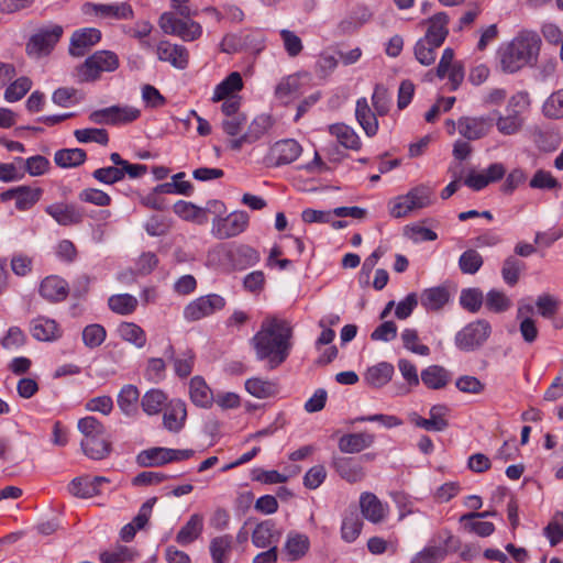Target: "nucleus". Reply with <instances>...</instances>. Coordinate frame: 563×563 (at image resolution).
Listing matches in <instances>:
<instances>
[{
  "mask_svg": "<svg viewBox=\"0 0 563 563\" xmlns=\"http://www.w3.org/2000/svg\"><path fill=\"white\" fill-rule=\"evenodd\" d=\"M291 335L292 330L287 321L277 318L264 320L252 340L257 358H269L271 368L282 364L288 356Z\"/></svg>",
  "mask_w": 563,
  "mask_h": 563,
  "instance_id": "obj_1",
  "label": "nucleus"
},
{
  "mask_svg": "<svg viewBox=\"0 0 563 563\" xmlns=\"http://www.w3.org/2000/svg\"><path fill=\"white\" fill-rule=\"evenodd\" d=\"M541 40L536 32H521L498 55L500 67L505 73H515L537 58Z\"/></svg>",
  "mask_w": 563,
  "mask_h": 563,
  "instance_id": "obj_2",
  "label": "nucleus"
},
{
  "mask_svg": "<svg viewBox=\"0 0 563 563\" xmlns=\"http://www.w3.org/2000/svg\"><path fill=\"white\" fill-rule=\"evenodd\" d=\"M82 434L80 446L86 456L100 461L111 452V443L106 439V427L95 417L88 416L79 419L77 423Z\"/></svg>",
  "mask_w": 563,
  "mask_h": 563,
  "instance_id": "obj_3",
  "label": "nucleus"
},
{
  "mask_svg": "<svg viewBox=\"0 0 563 563\" xmlns=\"http://www.w3.org/2000/svg\"><path fill=\"white\" fill-rule=\"evenodd\" d=\"M492 334V325L485 319H478L464 325L454 338L455 346L463 352L478 351Z\"/></svg>",
  "mask_w": 563,
  "mask_h": 563,
  "instance_id": "obj_4",
  "label": "nucleus"
},
{
  "mask_svg": "<svg viewBox=\"0 0 563 563\" xmlns=\"http://www.w3.org/2000/svg\"><path fill=\"white\" fill-rule=\"evenodd\" d=\"M119 67V58L110 51H98L86 58L84 64L77 68L78 78L81 82L95 81L103 71H114Z\"/></svg>",
  "mask_w": 563,
  "mask_h": 563,
  "instance_id": "obj_5",
  "label": "nucleus"
},
{
  "mask_svg": "<svg viewBox=\"0 0 563 563\" xmlns=\"http://www.w3.org/2000/svg\"><path fill=\"white\" fill-rule=\"evenodd\" d=\"M158 24L164 33L179 36L184 41H194L201 35L198 23L189 19H178L170 12L163 13Z\"/></svg>",
  "mask_w": 563,
  "mask_h": 563,
  "instance_id": "obj_6",
  "label": "nucleus"
},
{
  "mask_svg": "<svg viewBox=\"0 0 563 563\" xmlns=\"http://www.w3.org/2000/svg\"><path fill=\"white\" fill-rule=\"evenodd\" d=\"M225 299L217 294L201 296L189 302L184 309V318L187 321H198L223 309Z\"/></svg>",
  "mask_w": 563,
  "mask_h": 563,
  "instance_id": "obj_7",
  "label": "nucleus"
},
{
  "mask_svg": "<svg viewBox=\"0 0 563 563\" xmlns=\"http://www.w3.org/2000/svg\"><path fill=\"white\" fill-rule=\"evenodd\" d=\"M62 34L63 27L59 25L40 29L26 44L27 54L34 57L48 54L59 41Z\"/></svg>",
  "mask_w": 563,
  "mask_h": 563,
  "instance_id": "obj_8",
  "label": "nucleus"
},
{
  "mask_svg": "<svg viewBox=\"0 0 563 563\" xmlns=\"http://www.w3.org/2000/svg\"><path fill=\"white\" fill-rule=\"evenodd\" d=\"M249 224V216L244 211H234L227 217H216L212 221V233L220 240L230 239L242 233Z\"/></svg>",
  "mask_w": 563,
  "mask_h": 563,
  "instance_id": "obj_9",
  "label": "nucleus"
},
{
  "mask_svg": "<svg viewBox=\"0 0 563 563\" xmlns=\"http://www.w3.org/2000/svg\"><path fill=\"white\" fill-rule=\"evenodd\" d=\"M457 132L467 141H476L488 135L493 128L490 117H471L464 115L456 121Z\"/></svg>",
  "mask_w": 563,
  "mask_h": 563,
  "instance_id": "obj_10",
  "label": "nucleus"
},
{
  "mask_svg": "<svg viewBox=\"0 0 563 563\" xmlns=\"http://www.w3.org/2000/svg\"><path fill=\"white\" fill-rule=\"evenodd\" d=\"M156 55L161 62L169 63L177 69H185L189 63V53L186 47L162 41L157 44Z\"/></svg>",
  "mask_w": 563,
  "mask_h": 563,
  "instance_id": "obj_11",
  "label": "nucleus"
},
{
  "mask_svg": "<svg viewBox=\"0 0 563 563\" xmlns=\"http://www.w3.org/2000/svg\"><path fill=\"white\" fill-rule=\"evenodd\" d=\"M448 413V408L443 405H435L431 407L429 411V418H422L418 416L417 413L411 415V422L415 423L417 427L422 428L427 431H444L449 422L445 419V416Z\"/></svg>",
  "mask_w": 563,
  "mask_h": 563,
  "instance_id": "obj_12",
  "label": "nucleus"
},
{
  "mask_svg": "<svg viewBox=\"0 0 563 563\" xmlns=\"http://www.w3.org/2000/svg\"><path fill=\"white\" fill-rule=\"evenodd\" d=\"M45 212L64 227L78 224L84 219L82 212L71 203H53L45 208Z\"/></svg>",
  "mask_w": 563,
  "mask_h": 563,
  "instance_id": "obj_13",
  "label": "nucleus"
},
{
  "mask_svg": "<svg viewBox=\"0 0 563 563\" xmlns=\"http://www.w3.org/2000/svg\"><path fill=\"white\" fill-rule=\"evenodd\" d=\"M100 38L101 33L95 27L76 31L70 38V55L75 57L84 56L91 46L100 41Z\"/></svg>",
  "mask_w": 563,
  "mask_h": 563,
  "instance_id": "obj_14",
  "label": "nucleus"
},
{
  "mask_svg": "<svg viewBox=\"0 0 563 563\" xmlns=\"http://www.w3.org/2000/svg\"><path fill=\"white\" fill-rule=\"evenodd\" d=\"M187 410L181 400H172L163 415V426L173 433H178L185 426Z\"/></svg>",
  "mask_w": 563,
  "mask_h": 563,
  "instance_id": "obj_15",
  "label": "nucleus"
},
{
  "mask_svg": "<svg viewBox=\"0 0 563 563\" xmlns=\"http://www.w3.org/2000/svg\"><path fill=\"white\" fill-rule=\"evenodd\" d=\"M360 507L363 516L373 523L383 521L388 512V507L372 493L361 495Z\"/></svg>",
  "mask_w": 563,
  "mask_h": 563,
  "instance_id": "obj_16",
  "label": "nucleus"
},
{
  "mask_svg": "<svg viewBox=\"0 0 563 563\" xmlns=\"http://www.w3.org/2000/svg\"><path fill=\"white\" fill-rule=\"evenodd\" d=\"M428 29L423 40L433 44L434 46H441L445 41L449 30V16L444 12H439L431 16L428 21Z\"/></svg>",
  "mask_w": 563,
  "mask_h": 563,
  "instance_id": "obj_17",
  "label": "nucleus"
},
{
  "mask_svg": "<svg viewBox=\"0 0 563 563\" xmlns=\"http://www.w3.org/2000/svg\"><path fill=\"white\" fill-rule=\"evenodd\" d=\"M280 536L282 533L276 529L274 521L265 520L253 530L252 542L256 548H271L277 545Z\"/></svg>",
  "mask_w": 563,
  "mask_h": 563,
  "instance_id": "obj_18",
  "label": "nucleus"
},
{
  "mask_svg": "<svg viewBox=\"0 0 563 563\" xmlns=\"http://www.w3.org/2000/svg\"><path fill=\"white\" fill-rule=\"evenodd\" d=\"M332 465L335 472L349 483L361 482L365 476L363 466L352 457H334Z\"/></svg>",
  "mask_w": 563,
  "mask_h": 563,
  "instance_id": "obj_19",
  "label": "nucleus"
},
{
  "mask_svg": "<svg viewBox=\"0 0 563 563\" xmlns=\"http://www.w3.org/2000/svg\"><path fill=\"white\" fill-rule=\"evenodd\" d=\"M300 153V144L291 139L276 142L271 148V154L275 158L276 165L290 164L299 157Z\"/></svg>",
  "mask_w": 563,
  "mask_h": 563,
  "instance_id": "obj_20",
  "label": "nucleus"
},
{
  "mask_svg": "<svg viewBox=\"0 0 563 563\" xmlns=\"http://www.w3.org/2000/svg\"><path fill=\"white\" fill-rule=\"evenodd\" d=\"M310 547L309 538L299 532L291 531L288 533L283 553L287 561H297L306 555Z\"/></svg>",
  "mask_w": 563,
  "mask_h": 563,
  "instance_id": "obj_21",
  "label": "nucleus"
},
{
  "mask_svg": "<svg viewBox=\"0 0 563 563\" xmlns=\"http://www.w3.org/2000/svg\"><path fill=\"white\" fill-rule=\"evenodd\" d=\"M40 295L48 301H62L68 295V285L58 276H48L40 285Z\"/></svg>",
  "mask_w": 563,
  "mask_h": 563,
  "instance_id": "obj_22",
  "label": "nucleus"
},
{
  "mask_svg": "<svg viewBox=\"0 0 563 563\" xmlns=\"http://www.w3.org/2000/svg\"><path fill=\"white\" fill-rule=\"evenodd\" d=\"M85 12H93L100 16H111L114 19H132L133 10L131 5L126 2L117 3V4H91L86 3L84 5Z\"/></svg>",
  "mask_w": 563,
  "mask_h": 563,
  "instance_id": "obj_23",
  "label": "nucleus"
},
{
  "mask_svg": "<svg viewBox=\"0 0 563 563\" xmlns=\"http://www.w3.org/2000/svg\"><path fill=\"white\" fill-rule=\"evenodd\" d=\"M355 118L367 136H374L378 130V121L371 110L366 98L356 101Z\"/></svg>",
  "mask_w": 563,
  "mask_h": 563,
  "instance_id": "obj_24",
  "label": "nucleus"
},
{
  "mask_svg": "<svg viewBox=\"0 0 563 563\" xmlns=\"http://www.w3.org/2000/svg\"><path fill=\"white\" fill-rule=\"evenodd\" d=\"M203 530V517L194 514L176 534V542L180 545H188L196 541Z\"/></svg>",
  "mask_w": 563,
  "mask_h": 563,
  "instance_id": "obj_25",
  "label": "nucleus"
},
{
  "mask_svg": "<svg viewBox=\"0 0 563 563\" xmlns=\"http://www.w3.org/2000/svg\"><path fill=\"white\" fill-rule=\"evenodd\" d=\"M374 442V435L367 432L350 433L340 438L339 449L344 453H358L369 448Z\"/></svg>",
  "mask_w": 563,
  "mask_h": 563,
  "instance_id": "obj_26",
  "label": "nucleus"
},
{
  "mask_svg": "<svg viewBox=\"0 0 563 563\" xmlns=\"http://www.w3.org/2000/svg\"><path fill=\"white\" fill-rule=\"evenodd\" d=\"M140 400V391L135 385H124L118 394V407L123 415L133 417L137 413V404Z\"/></svg>",
  "mask_w": 563,
  "mask_h": 563,
  "instance_id": "obj_27",
  "label": "nucleus"
},
{
  "mask_svg": "<svg viewBox=\"0 0 563 563\" xmlns=\"http://www.w3.org/2000/svg\"><path fill=\"white\" fill-rule=\"evenodd\" d=\"M31 333L38 341H52L60 336L56 321L45 317H38L32 321Z\"/></svg>",
  "mask_w": 563,
  "mask_h": 563,
  "instance_id": "obj_28",
  "label": "nucleus"
},
{
  "mask_svg": "<svg viewBox=\"0 0 563 563\" xmlns=\"http://www.w3.org/2000/svg\"><path fill=\"white\" fill-rule=\"evenodd\" d=\"M233 537L223 534L211 539L209 550L212 563H229L233 550Z\"/></svg>",
  "mask_w": 563,
  "mask_h": 563,
  "instance_id": "obj_29",
  "label": "nucleus"
},
{
  "mask_svg": "<svg viewBox=\"0 0 563 563\" xmlns=\"http://www.w3.org/2000/svg\"><path fill=\"white\" fill-rule=\"evenodd\" d=\"M189 395L191 401L198 407L208 408L212 405V391L200 376L190 379Z\"/></svg>",
  "mask_w": 563,
  "mask_h": 563,
  "instance_id": "obj_30",
  "label": "nucleus"
},
{
  "mask_svg": "<svg viewBox=\"0 0 563 563\" xmlns=\"http://www.w3.org/2000/svg\"><path fill=\"white\" fill-rule=\"evenodd\" d=\"M450 300V292L446 287L438 286L424 289L421 292V305L428 310H440Z\"/></svg>",
  "mask_w": 563,
  "mask_h": 563,
  "instance_id": "obj_31",
  "label": "nucleus"
},
{
  "mask_svg": "<svg viewBox=\"0 0 563 563\" xmlns=\"http://www.w3.org/2000/svg\"><path fill=\"white\" fill-rule=\"evenodd\" d=\"M331 135L335 136L338 142L349 150L357 151L361 148V141L355 131L346 124L335 123L329 126Z\"/></svg>",
  "mask_w": 563,
  "mask_h": 563,
  "instance_id": "obj_32",
  "label": "nucleus"
},
{
  "mask_svg": "<svg viewBox=\"0 0 563 563\" xmlns=\"http://www.w3.org/2000/svg\"><path fill=\"white\" fill-rule=\"evenodd\" d=\"M243 81L240 73H231L223 81L214 88L212 101L219 102L228 97H234L233 93L241 90Z\"/></svg>",
  "mask_w": 563,
  "mask_h": 563,
  "instance_id": "obj_33",
  "label": "nucleus"
},
{
  "mask_svg": "<svg viewBox=\"0 0 563 563\" xmlns=\"http://www.w3.org/2000/svg\"><path fill=\"white\" fill-rule=\"evenodd\" d=\"M167 401V395L161 389H150L141 398V407L148 416L158 415Z\"/></svg>",
  "mask_w": 563,
  "mask_h": 563,
  "instance_id": "obj_34",
  "label": "nucleus"
},
{
  "mask_svg": "<svg viewBox=\"0 0 563 563\" xmlns=\"http://www.w3.org/2000/svg\"><path fill=\"white\" fill-rule=\"evenodd\" d=\"M87 154L81 148H63L54 155V162L62 168H74L85 163Z\"/></svg>",
  "mask_w": 563,
  "mask_h": 563,
  "instance_id": "obj_35",
  "label": "nucleus"
},
{
  "mask_svg": "<svg viewBox=\"0 0 563 563\" xmlns=\"http://www.w3.org/2000/svg\"><path fill=\"white\" fill-rule=\"evenodd\" d=\"M137 462L145 467L164 465L172 462L170 449L152 448L144 450L137 455Z\"/></svg>",
  "mask_w": 563,
  "mask_h": 563,
  "instance_id": "obj_36",
  "label": "nucleus"
},
{
  "mask_svg": "<svg viewBox=\"0 0 563 563\" xmlns=\"http://www.w3.org/2000/svg\"><path fill=\"white\" fill-rule=\"evenodd\" d=\"M432 189L424 185L412 188L404 195L406 202H408L407 209L413 211L430 206L432 202Z\"/></svg>",
  "mask_w": 563,
  "mask_h": 563,
  "instance_id": "obj_37",
  "label": "nucleus"
},
{
  "mask_svg": "<svg viewBox=\"0 0 563 563\" xmlns=\"http://www.w3.org/2000/svg\"><path fill=\"white\" fill-rule=\"evenodd\" d=\"M422 383L431 389H441L449 382L448 371L439 365H431L421 372Z\"/></svg>",
  "mask_w": 563,
  "mask_h": 563,
  "instance_id": "obj_38",
  "label": "nucleus"
},
{
  "mask_svg": "<svg viewBox=\"0 0 563 563\" xmlns=\"http://www.w3.org/2000/svg\"><path fill=\"white\" fill-rule=\"evenodd\" d=\"M394 374V366L387 362L378 363L367 369L365 379L374 387L386 385Z\"/></svg>",
  "mask_w": 563,
  "mask_h": 563,
  "instance_id": "obj_39",
  "label": "nucleus"
},
{
  "mask_svg": "<svg viewBox=\"0 0 563 563\" xmlns=\"http://www.w3.org/2000/svg\"><path fill=\"white\" fill-rule=\"evenodd\" d=\"M484 303L487 310L494 313H503L512 305L511 299L498 289H490L485 296Z\"/></svg>",
  "mask_w": 563,
  "mask_h": 563,
  "instance_id": "obj_40",
  "label": "nucleus"
},
{
  "mask_svg": "<svg viewBox=\"0 0 563 563\" xmlns=\"http://www.w3.org/2000/svg\"><path fill=\"white\" fill-rule=\"evenodd\" d=\"M108 305L113 312L125 316L135 311L137 299L130 294H119L111 296Z\"/></svg>",
  "mask_w": 563,
  "mask_h": 563,
  "instance_id": "obj_41",
  "label": "nucleus"
},
{
  "mask_svg": "<svg viewBox=\"0 0 563 563\" xmlns=\"http://www.w3.org/2000/svg\"><path fill=\"white\" fill-rule=\"evenodd\" d=\"M118 332L122 340L134 344L136 347H143L146 343L145 332L141 327L132 322H122Z\"/></svg>",
  "mask_w": 563,
  "mask_h": 563,
  "instance_id": "obj_42",
  "label": "nucleus"
},
{
  "mask_svg": "<svg viewBox=\"0 0 563 563\" xmlns=\"http://www.w3.org/2000/svg\"><path fill=\"white\" fill-rule=\"evenodd\" d=\"M245 389L256 398H267L277 393V385L262 378H250L245 382Z\"/></svg>",
  "mask_w": 563,
  "mask_h": 563,
  "instance_id": "obj_43",
  "label": "nucleus"
},
{
  "mask_svg": "<svg viewBox=\"0 0 563 563\" xmlns=\"http://www.w3.org/2000/svg\"><path fill=\"white\" fill-rule=\"evenodd\" d=\"M484 300L483 291L476 287L462 289L460 295V305L472 313L479 311Z\"/></svg>",
  "mask_w": 563,
  "mask_h": 563,
  "instance_id": "obj_44",
  "label": "nucleus"
},
{
  "mask_svg": "<svg viewBox=\"0 0 563 563\" xmlns=\"http://www.w3.org/2000/svg\"><path fill=\"white\" fill-rule=\"evenodd\" d=\"M494 115L496 118L497 131L506 136L519 133L526 123V119L509 118L508 115H503L499 111H495Z\"/></svg>",
  "mask_w": 563,
  "mask_h": 563,
  "instance_id": "obj_45",
  "label": "nucleus"
},
{
  "mask_svg": "<svg viewBox=\"0 0 563 563\" xmlns=\"http://www.w3.org/2000/svg\"><path fill=\"white\" fill-rule=\"evenodd\" d=\"M483 256L473 249H468L462 253L459 258V267L463 274L474 275L483 266Z\"/></svg>",
  "mask_w": 563,
  "mask_h": 563,
  "instance_id": "obj_46",
  "label": "nucleus"
},
{
  "mask_svg": "<svg viewBox=\"0 0 563 563\" xmlns=\"http://www.w3.org/2000/svg\"><path fill=\"white\" fill-rule=\"evenodd\" d=\"M231 257L235 261V265L241 269L256 265L261 258L260 253L249 245L238 246L233 252H231Z\"/></svg>",
  "mask_w": 563,
  "mask_h": 563,
  "instance_id": "obj_47",
  "label": "nucleus"
},
{
  "mask_svg": "<svg viewBox=\"0 0 563 563\" xmlns=\"http://www.w3.org/2000/svg\"><path fill=\"white\" fill-rule=\"evenodd\" d=\"M68 490L78 498H91L100 494V489L93 486L88 476L74 478L68 486Z\"/></svg>",
  "mask_w": 563,
  "mask_h": 563,
  "instance_id": "obj_48",
  "label": "nucleus"
},
{
  "mask_svg": "<svg viewBox=\"0 0 563 563\" xmlns=\"http://www.w3.org/2000/svg\"><path fill=\"white\" fill-rule=\"evenodd\" d=\"M529 97L526 92H517L508 99L506 113L509 118L525 119V112L529 108Z\"/></svg>",
  "mask_w": 563,
  "mask_h": 563,
  "instance_id": "obj_49",
  "label": "nucleus"
},
{
  "mask_svg": "<svg viewBox=\"0 0 563 563\" xmlns=\"http://www.w3.org/2000/svg\"><path fill=\"white\" fill-rule=\"evenodd\" d=\"M42 190L40 188H31L29 186H19L18 196L15 199V207L21 211L31 209L41 197Z\"/></svg>",
  "mask_w": 563,
  "mask_h": 563,
  "instance_id": "obj_50",
  "label": "nucleus"
},
{
  "mask_svg": "<svg viewBox=\"0 0 563 563\" xmlns=\"http://www.w3.org/2000/svg\"><path fill=\"white\" fill-rule=\"evenodd\" d=\"M525 268V263L516 258L515 256H509L504 261L501 268V276L504 282L509 286H515L520 277L521 271Z\"/></svg>",
  "mask_w": 563,
  "mask_h": 563,
  "instance_id": "obj_51",
  "label": "nucleus"
},
{
  "mask_svg": "<svg viewBox=\"0 0 563 563\" xmlns=\"http://www.w3.org/2000/svg\"><path fill=\"white\" fill-rule=\"evenodd\" d=\"M273 125L272 118L267 114L257 115L249 125L245 132L249 143H253L261 139Z\"/></svg>",
  "mask_w": 563,
  "mask_h": 563,
  "instance_id": "obj_52",
  "label": "nucleus"
},
{
  "mask_svg": "<svg viewBox=\"0 0 563 563\" xmlns=\"http://www.w3.org/2000/svg\"><path fill=\"white\" fill-rule=\"evenodd\" d=\"M363 522L356 512L346 515L341 527V534L346 542H353L360 536Z\"/></svg>",
  "mask_w": 563,
  "mask_h": 563,
  "instance_id": "obj_53",
  "label": "nucleus"
},
{
  "mask_svg": "<svg viewBox=\"0 0 563 563\" xmlns=\"http://www.w3.org/2000/svg\"><path fill=\"white\" fill-rule=\"evenodd\" d=\"M543 531L552 547L559 544L563 540V512L555 511Z\"/></svg>",
  "mask_w": 563,
  "mask_h": 563,
  "instance_id": "obj_54",
  "label": "nucleus"
},
{
  "mask_svg": "<svg viewBox=\"0 0 563 563\" xmlns=\"http://www.w3.org/2000/svg\"><path fill=\"white\" fill-rule=\"evenodd\" d=\"M74 136L79 143L95 142L101 145H107L109 142V135L104 129H78L74 131Z\"/></svg>",
  "mask_w": 563,
  "mask_h": 563,
  "instance_id": "obj_55",
  "label": "nucleus"
},
{
  "mask_svg": "<svg viewBox=\"0 0 563 563\" xmlns=\"http://www.w3.org/2000/svg\"><path fill=\"white\" fill-rule=\"evenodd\" d=\"M107 336L106 329L97 323L89 324L82 330L84 344L89 349L100 346Z\"/></svg>",
  "mask_w": 563,
  "mask_h": 563,
  "instance_id": "obj_56",
  "label": "nucleus"
},
{
  "mask_svg": "<svg viewBox=\"0 0 563 563\" xmlns=\"http://www.w3.org/2000/svg\"><path fill=\"white\" fill-rule=\"evenodd\" d=\"M542 110L548 118H563V89L554 91L543 103Z\"/></svg>",
  "mask_w": 563,
  "mask_h": 563,
  "instance_id": "obj_57",
  "label": "nucleus"
},
{
  "mask_svg": "<svg viewBox=\"0 0 563 563\" xmlns=\"http://www.w3.org/2000/svg\"><path fill=\"white\" fill-rule=\"evenodd\" d=\"M113 125L128 124L135 121L141 111L131 106H111Z\"/></svg>",
  "mask_w": 563,
  "mask_h": 563,
  "instance_id": "obj_58",
  "label": "nucleus"
},
{
  "mask_svg": "<svg viewBox=\"0 0 563 563\" xmlns=\"http://www.w3.org/2000/svg\"><path fill=\"white\" fill-rule=\"evenodd\" d=\"M404 346L412 353L427 356L430 354L428 345L418 343L419 336L415 329H405L401 333Z\"/></svg>",
  "mask_w": 563,
  "mask_h": 563,
  "instance_id": "obj_59",
  "label": "nucleus"
},
{
  "mask_svg": "<svg viewBox=\"0 0 563 563\" xmlns=\"http://www.w3.org/2000/svg\"><path fill=\"white\" fill-rule=\"evenodd\" d=\"M136 552L128 547H118L114 550L101 553L100 559L103 563H125L132 562Z\"/></svg>",
  "mask_w": 563,
  "mask_h": 563,
  "instance_id": "obj_60",
  "label": "nucleus"
},
{
  "mask_svg": "<svg viewBox=\"0 0 563 563\" xmlns=\"http://www.w3.org/2000/svg\"><path fill=\"white\" fill-rule=\"evenodd\" d=\"M31 87L32 81L27 77H20L5 89L4 98L9 102L18 101L26 95Z\"/></svg>",
  "mask_w": 563,
  "mask_h": 563,
  "instance_id": "obj_61",
  "label": "nucleus"
},
{
  "mask_svg": "<svg viewBox=\"0 0 563 563\" xmlns=\"http://www.w3.org/2000/svg\"><path fill=\"white\" fill-rule=\"evenodd\" d=\"M438 47L439 46H434L428 41L420 38L415 46V56L420 64L429 66L435 60V49Z\"/></svg>",
  "mask_w": 563,
  "mask_h": 563,
  "instance_id": "obj_62",
  "label": "nucleus"
},
{
  "mask_svg": "<svg viewBox=\"0 0 563 563\" xmlns=\"http://www.w3.org/2000/svg\"><path fill=\"white\" fill-rule=\"evenodd\" d=\"M79 200L98 207H107L111 203V198L104 191L97 188H87L79 192Z\"/></svg>",
  "mask_w": 563,
  "mask_h": 563,
  "instance_id": "obj_63",
  "label": "nucleus"
},
{
  "mask_svg": "<svg viewBox=\"0 0 563 563\" xmlns=\"http://www.w3.org/2000/svg\"><path fill=\"white\" fill-rule=\"evenodd\" d=\"M446 550L441 547H428L418 552L412 559L411 563H437L444 560Z\"/></svg>",
  "mask_w": 563,
  "mask_h": 563,
  "instance_id": "obj_64",
  "label": "nucleus"
}]
</instances>
